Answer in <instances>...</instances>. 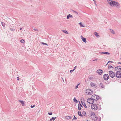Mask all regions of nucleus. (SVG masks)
<instances>
[{
	"label": "nucleus",
	"instance_id": "f257e3e1",
	"mask_svg": "<svg viewBox=\"0 0 121 121\" xmlns=\"http://www.w3.org/2000/svg\"><path fill=\"white\" fill-rule=\"evenodd\" d=\"M107 1L110 5L112 6H115L118 8H120V5L118 2L116 1L112 0H108Z\"/></svg>",
	"mask_w": 121,
	"mask_h": 121
},
{
	"label": "nucleus",
	"instance_id": "f03ea898",
	"mask_svg": "<svg viewBox=\"0 0 121 121\" xmlns=\"http://www.w3.org/2000/svg\"><path fill=\"white\" fill-rule=\"evenodd\" d=\"M99 97L96 95H93L91 97V98H90L89 99H91V100H93L92 103H94V101H97L99 99Z\"/></svg>",
	"mask_w": 121,
	"mask_h": 121
},
{
	"label": "nucleus",
	"instance_id": "7ed1b4c3",
	"mask_svg": "<svg viewBox=\"0 0 121 121\" xmlns=\"http://www.w3.org/2000/svg\"><path fill=\"white\" fill-rule=\"evenodd\" d=\"M91 107L92 109H94L95 110H96L98 109L97 106V105L95 104H92Z\"/></svg>",
	"mask_w": 121,
	"mask_h": 121
},
{
	"label": "nucleus",
	"instance_id": "20e7f679",
	"mask_svg": "<svg viewBox=\"0 0 121 121\" xmlns=\"http://www.w3.org/2000/svg\"><path fill=\"white\" fill-rule=\"evenodd\" d=\"M109 74L110 76L112 78H113L115 77V73L112 71H110L109 72Z\"/></svg>",
	"mask_w": 121,
	"mask_h": 121
},
{
	"label": "nucleus",
	"instance_id": "39448f33",
	"mask_svg": "<svg viewBox=\"0 0 121 121\" xmlns=\"http://www.w3.org/2000/svg\"><path fill=\"white\" fill-rule=\"evenodd\" d=\"M93 93V91L92 90L90 89H87L86 91V93L88 95H91Z\"/></svg>",
	"mask_w": 121,
	"mask_h": 121
},
{
	"label": "nucleus",
	"instance_id": "423d86ee",
	"mask_svg": "<svg viewBox=\"0 0 121 121\" xmlns=\"http://www.w3.org/2000/svg\"><path fill=\"white\" fill-rule=\"evenodd\" d=\"M109 76L107 74H104L103 76V78L104 80H108L109 78Z\"/></svg>",
	"mask_w": 121,
	"mask_h": 121
},
{
	"label": "nucleus",
	"instance_id": "0eeeda50",
	"mask_svg": "<svg viewBox=\"0 0 121 121\" xmlns=\"http://www.w3.org/2000/svg\"><path fill=\"white\" fill-rule=\"evenodd\" d=\"M116 76L118 78H120L121 77V73L119 71H117L116 72Z\"/></svg>",
	"mask_w": 121,
	"mask_h": 121
},
{
	"label": "nucleus",
	"instance_id": "6e6552de",
	"mask_svg": "<svg viewBox=\"0 0 121 121\" xmlns=\"http://www.w3.org/2000/svg\"><path fill=\"white\" fill-rule=\"evenodd\" d=\"M91 117L92 119L93 120H97L98 117L97 115H94V116L92 115V116H91Z\"/></svg>",
	"mask_w": 121,
	"mask_h": 121
},
{
	"label": "nucleus",
	"instance_id": "1a4fd4ad",
	"mask_svg": "<svg viewBox=\"0 0 121 121\" xmlns=\"http://www.w3.org/2000/svg\"><path fill=\"white\" fill-rule=\"evenodd\" d=\"M96 72L97 73H98L99 75H100L102 74L103 71L101 69H99Z\"/></svg>",
	"mask_w": 121,
	"mask_h": 121
},
{
	"label": "nucleus",
	"instance_id": "9d476101",
	"mask_svg": "<svg viewBox=\"0 0 121 121\" xmlns=\"http://www.w3.org/2000/svg\"><path fill=\"white\" fill-rule=\"evenodd\" d=\"M99 86L100 87H101V88H103L104 89L105 88V86L104 85L103 83L101 82L100 83Z\"/></svg>",
	"mask_w": 121,
	"mask_h": 121
},
{
	"label": "nucleus",
	"instance_id": "9b49d317",
	"mask_svg": "<svg viewBox=\"0 0 121 121\" xmlns=\"http://www.w3.org/2000/svg\"><path fill=\"white\" fill-rule=\"evenodd\" d=\"M90 98H88L87 100V102L91 104H92L94 103H92L93 100H91V99H89Z\"/></svg>",
	"mask_w": 121,
	"mask_h": 121
},
{
	"label": "nucleus",
	"instance_id": "f8f14e48",
	"mask_svg": "<svg viewBox=\"0 0 121 121\" xmlns=\"http://www.w3.org/2000/svg\"><path fill=\"white\" fill-rule=\"evenodd\" d=\"M81 37L83 41L85 43H86V42L87 41L86 40V38L84 37L83 36H81Z\"/></svg>",
	"mask_w": 121,
	"mask_h": 121
},
{
	"label": "nucleus",
	"instance_id": "ddd939ff",
	"mask_svg": "<svg viewBox=\"0 0 121 121\" xmlns=\"http://www.w3.org/2000/svg\"><path fill=\"white\" fill-rule=\"evenodd\" d=\"M116 70H121V66H117L115 68Z\"/></svg>",
	"mask_w": 121,
	"mask_h": 121
},
{
	"label": "nucleus",
	"instance_id": "4468645a",
	"mask_svg": "<svg viewBox=\"0 0 121 121\" xmlns=\"http://www.w3.org/2000/svg\"><path fill=\"white\" fill-rule=\"evenodd\" d=\"M65 117L67 119H69L72 118V117L69 116H65Z\"/></svg>",
	"mask_w": 121,
	"mask_h": 121
},
{
	"label": "nucleus",
	"instance_id": "2eb2a0df",
	"mask_svg": "<svg viewBox=\"0 0 121 121\" xmlns=\"http://www.w3.org/2000/svg\"><path fill=\"white\" fill-rule=\"evenodd\" d=\"M69 18H73V16L70 14H68L67 16V19H69Z\"/></svg>",
	"mask_w": 121,
	"mask_h": 121
},
{
	"label": "nucleus",
	"instance_id": "dca6fc26",
	"mask_svg": "<svg viewBox=\"0 0 121 121\" xmlns=\"http://www.w3.org/2000/svg\"><path fill=\"white\" fill-rule=\"evenodd\" d=\"M90 84L91 85V86L92 87H94H94L95 88H96L97 87L96 86H95V84L94 83H93L92 82H91L90 83Z\"/></svg>",
	"mask_w": 121,
	"mask_h": 121
},
{
	"label": "nucleus",
	"instance_id": "f3484780",
	"mask_svg": "<svg viewBox=\"0 0 121 121\" xmlns=\"http://www.w3.org/2000/svg\"><path fill=\"white\" fill-rule=\"evenodd\" d=\"M19 102L21 103V104H22V105L23 106H25L24 102V101L19 100Z\"/></svg>",
	"mask_w": 121,
	"mask_h": 121
},
{
	"label": "nucleus",
	"instance_id": "a211bd4d",
	"mask_svg": "<svg viewBox=\"0 0 121 121\" xmlns=\"http://www.w3.org/2000/svg\"><path fill=\"white\" fill-rule=\"evenodd\" d=\"M81 102L82 105L85 107V108H87V107L86 106V105L85 103L83 102H82V101H81Z\"/></svg>",
	"mask_w": 121,
	"mask_h": 121
},
{
	"label": "nucleus",
	"instance_id": "6ab92c4d",
	"mask_svg": "<svg viewBox=\"0 0 121 121\" xmlns=\"http://www.w3.org/2000/svg\"><path fill=\"white\" fill-rule=\"evenodd\" d=\"M101 54H110V53L107 52H102L100 53Z\"/></svg>",
	"mask_w": 121,
	"mask_h": 121
},
{
	"label": "nucleus",
	"instance_id": "aec40b11",
	"mask_svg": "<svg viewBox=\"0 0 121 121\" xmlns=\"http://www.w3.org/2000/svg\"><path fill=\"white\" fill-rule=\"evenodd\" d=\"M78 115H79V116H80L81 117H83V115H82L81 114V112L80 111H78Z\"/></svg>",
	"mask_w": 121,
	"mask_h": 121
},
{
	"label": "nucleus",
	"instance_id": "412c9836",
	"mask_svg": "<svg viewBox=\"0 0 121 121\" xmlns=\"http://www.w3.org/2000/svg\"><path fill=\"white\" fill-rule=\"evenodd\" d=\"M110 30L111 33L113 34H115V33L114 31L113 30H112L111 29H110Z\"/></svg>",
	"mask_w": 121,
	"mask_h": 121
},
{
	"label": "nucleus",
	"instance_id": "4be33fe9",
	"mask_svg": "<svg viewBox=\"0 0 121 121\" xmlns=\"http://www.w3.org/2000/svg\"><path fill=\"white\" fill-rule=\"evenodd\" d=\"M94 35L95 36H96L97 37H98V36H99V35L98 34V33L96 32H95L94 33Z\"/></svg>",
	"mask_w": 121,
	"mask_h": 121
},
{
	"label": "nucleus",
	"instance_id": "5701e85b",
	"mask_svg": "<svg viewBox=\"0 0 121 121\" xmlns=\"http://www.w3.org/2000/svg\"><path fill=\"white\" fill-rule=\"evenodd\" d=\"M72 11L74 13L76 14L77 15H78V13L76 11H74V10H72Z\"/></svg>",
	"mask_w": 121,
	"mask_h": 121
},
{
	"label": "nucleus",
	"instance_id": "b1692460",
	"mask_svg": "<svg viewBox=\"0 0 121 121\" xmlns=\"http://www.w3.org/2000/svg\"><path fill=\"white\" fill-rule=\"evenodd\" d=\"M2 25L3 26L4 28L5 26V23L4 22H1Z\"/></svg>",
	"mask_w": 121,
	"mask_h": 121
},
{
	"label": "nucleus",
	"instance_id": "393cba45",
	"mask_svg": "<svg viewBox=\"0 0 121 121\" xmlns=\"http://www.w3.org/2000/svg\"><path fill=\"white\" fill-rule=\"evenodd\" d=\"M78 109L79 110H81V106H80V105L79 104H78Z\"/></svg>",
	"mask_w": 121,
	"mask_h": 121
},
{
	"label": "nucleus",
	"instance_id": "a878e982",
	"mask_svg": "<svg viewBox=\"0 0 121 121\" xmlns=\"http://www.w3.org/2000/svg\"><path fill=\"white\" fill-rule=\"evenodd\" d=\"M73 101L74 102H75L76 103H77L78 102V101L77 100V99H76L75 98H74Z\"/></svg>",
	"mask_w": 121,
	"mask_h": 121
},
{
	"label": "nucleus",
	"instance_id": "bb28decb",
	"mask_svg": "<svg viewBox=\"0 0 121 121\" xmlns=\"http://www.w3.org/2000/svg\"><path fill=\"white\" fill-rule=\"evenodd\" d=\"M10 29L11 31H14L15 30V29H13L12 28H10Z\"/></svg>",
	"mask_w": 121,
	"mask_h": 121
},
{
	"label": "nucleus",
	"instance_id": "cd10ccee",
	"mask_svg": "<svg viewBox=\"0 0 121 121\" xmlns=\"http://www.w3.org/2000/svg\"><path fill=\"white\" fill-rule=\"evenodd\" d=\"M20 42L22 43H24L25 41L23 39H21L20 40Z\"/></svg>",
	"mask_w": 121,
	"mask_h": 121
},
{
	"label": "nucleus",
	"instance_id": "c85d7f7f",
	"mask_svg": "<svg viewBox=\"0 0 121 121\" xmlns=\"http://www.w3.org/2000/svg\"><path fill=\"white\" fill-rule=\"evenodd\" d=\"M82 114L84 115H86V113L85 111H83L82 112Z\"/></svg>",
	"mask_w": 121,
	"mask_h": 121
},
{
	"label": "nucleus",
	"instance_id": "c756f323",
	"mask_svg": "<svg viewBox=\"0 0 121 121\" xmlns=\"http://www.w3.org/2000/svg\"><path fill=\"white\" fill-rule=\"evenodd\" d=\"M79 24L80 25L81 27H84L83 25H82L81 22L79 23Z\"/></svg>",
	"mask_w": 121,
	"mask_h": 121
},
{
	"label": "nucleus",
	"instance_id": "7c9ffc66",
	"mask_svg": "<svg viewBox=\"0 0 121 121\" xmlns=\"http://www.w3.org/2000/svg\"><path fill=\"white\" fill-rule=\"evenodd\" d=\"M63 32L64 33H65L66 34H68V32L64 30L63 31Z\"/></svg>",
	"mask_w": 121,
	"mask_h": 121
},
{
	"label": "nucleus",
	"instance_id": "2f4dec72",
	"mask_svg": "<svg viewBox=\"0 0 121 121\" xmlns=\"http://www.w3.org/2000/svg\"><path fill=\"white\" fill-rule=\"evenodd\" d=\"M113 68V67L112 66H108V69L110 68Z\"/></svg>",
	"mask_w": 121,
	"mask_h": 121
},
{
	"label": "nucleus",
	"instance_id": "473e14b6",
	"mask_svg": "<svg viewBox=\"0 0 121 121\" xmlns=\"http://www.w3.org/2000/svg\"><path fill=\"white\" fill-rule=\"evenodd\" d=\"M56 117H52V120H53V121H54V120L56 119Z\"/></svg>",
	"mask_w": 121,
	"mask_h": 121
},
{
	"label": "nucleus",
	"instance_id": "72a5a7b5",
	"mask_svg": "<svg viewBox=\"0 0 121 121\" xmlns=\"http://www.w3.org/2000/svg\"><path fill=\"white\" fill-rule=\"evenodd\" d=\"M79 85V83L76 86H75V88L76 89H77V88H78V86Z\"/></svg>",
	"mask_w": 121,
	"mask_h": 121
},
{
	"label": "nucleus",
	"instance_id": "f704fd0d",
	"mask_svg": "<svg viewBox=\"0 0 121 121\" xmlns=\"http://www.w3.org/2000/svg\"><path fill=\"white\" fill-rule=\"evenodd\" d=\"M41 43L43 44V45H48L46 43H45L44 42H42Z\"/></svg>",
	"mask_w": 121,
	"mask_h": 121
},
{
	"label": "nucleus",
	"instance_id": "c9c22d12",
	"mask_svg": "<svg viewBox=\"0 0 121 121\" xmlns=\"http://www.w3.org/2000/svg\"><path fill=\"white\" fill-rule=\"evenodd\" d=\"M77 119V118L76 117L74 116V118H73L72 119L73 120L74 119Z\"/></svg>",
	"mask_w": 121,
	"mask_h": 121
},
{
	"label": "nucleus",
	"instance_id": "e433bc0d",
	"mask_svg": "<svg viewBox=\"0 0 121 121\" xmlns=\"http://www.w3.org/2000/svg\"><path fill=\"white\" fill-rule=\"evenodd\" d=\"M33 30L35 31H38V29H35V28H34L33 29Z\"/></svg>",
	"mask_w": 121,
	"mask_h": 121
},
{
	"label": "nucleus",
	"instance_id": "4c0bfd02",
	"mask_svg": "<svg viewBox=\"0 0 121 121\" xmlns=\"http://www.w3.org/2000/svg\"><path fill=\"white\" fill-rule=\"evenodd\" d=\"M94 115L95 114L94 113H92L91 114V116H92V115L94 116Z\"/></svg>",
	"mask_w": 121,
	"mask_h": 121
},
{
	"label": "nucleus",
	"instance_id": "58836bf2",
	"mask_svg": "<svg viewBox=\"0 0 121 121\" xmlns=\"http://www.w3.org/2000/svg\"><path fill=\"white\" fill-rule=\"evenodd\" d=\"M48 114L49 115H51L52 114V112H49L48 113Z\"/></svg>",
	"mask_w": 121,
	"mask_h": 121
},
{
	"label": "nucleus",
	"instance_id": "ea45409f",
	"mask_svg": "<svg viewBox=\"0 0 121 121\" xmlns=\"http://www.w3.org/2000/svg\"><path fill=\"white\" fill-rule=\"evenodd\" d=\"M35 105H31V107L32 108H33V107H34L35 106Z\"/></svg>",
	"mask_w": 121,
	"mask_h": 121
},
{
	"label": "nucleus",
	"instance_id": "a19ab883",
	"mask_svg": "<svg viewBox=\"0 0 121 121\" xmlns=\"http://www.w3.org/2000/svg\"><path fill=\"white\" fill-rule=\"evenodd\" d=\"M94 3L96 5H97V4H96V2L95 1H94Z\"/></svg>",
	"mask_w": 121,
	"mask_h": 121
},
{
	"label": "nucleus",
	"instance_id": "79ce46f5",
	"mask_svg": "<svg viewBox=\"0 0 121 121\" xmlns=\"http://www.w3.org/2000/svg\"><path fill=\"white\" fill-rule=\"evenodd\" d=\"M79 103H80V106H81V107H83L82 106V105H81V104H80V102H79Z\"/></svg>",
	"mask_w": 121,
	"mask_h": 121
},
{
	"label": "nucleus",
	"instance_id": "37998d69",
	"mask_svg": "<svg viewBox=\"0 0 121 121\" xmlns=\"http://www.w3.org/2000/svg\"><path fill=\"white\" fill-rule=\"evenodd\" d=\"M19 78L18 77H17V80H19Z\"/></svg>",
	"mask_w": 121,
	"mask_h": 121
},
{
	"label": "nucleus",
	"instance_id": "c03bdc74",
	"mask_svg": "<svg viewBox=\"0 0 121 121\" xmlns=\"http://www.w3.org/2000/svg\"><path fill=\"white\" fill-rule=\"evenodd\" d=\"M107 82L108 83V84H109L110 83V81H109L108 82V81H107Z\"/></svg>",
	"mask_w": 121,
	"mask_h": 121
},
{
	"label": "nucleus",
	"instance_id": "a18cd8bd",
	"mask_svg": "<svg viewBox=\"0 0 121 121\" xmlns=\"http://www.w3.org/2000/svg\"><path fill=\"white\" fill-rule=\"evenodd\" d=\"M109 62H111V63H112L113 62L112 61H108V63Z\"/></svg>",
	"mask_w": 121,
	"mask_h": 121
},
{
	"label": "nucleus",
	"instance_id": "49530a36",
	"mask_svg": "<svg viewBox=\"0 0 121 121\" xmlns=\"http://www.w3.org/2000/svg\"><path fill=\"white\" fill-rule=\"evenodd\" d=\"M92 77H90L89 78V79H92Z\"/></svg>",
	"mask_w": 121,
	"mask_h": 121
},
{
	"label": "nucleus",
	"instance_id": "de8ad7c7",
	"mask_svg": "<svg viewBox=\"0 0 121 121\" xmlns=\"http://www.w3.org/2000/svg\"><path fill=\"white\" fill-rule=\"evenodd\" d=\"M73 71L72 70H70V72H71V73L72 72H73Z\"/></svg>",
	"mask_w": 121,
	"mask_h": 121
},
{
	"label": "nucleus",
	"instance_id": "09e8293b",
	"mask_svg": "<svg viewBox=\"0 0 121 121\" xmlns=\"http://www.w3.org/2000/svg\"><path fill=\"white\" fill-rule=\"evenodd\" d=\"M76 67H77V66H75V67L74 68V69H75L76 68Z\"/></svg>",
	"mask_w": 121,
	"mask_h": 121
},
{
	"label": "nucleus",
	"instance_id": "8fccbe9b",
	"mask_svg": "<svg viewBox=\"0 0 121 121\" xmlns=\"http://www.w3.org/2000/svg\"><path fill=\"white\" fill-rule=\"evenodd\" d=\"M95 60H97V59H95V60H93L92 61H95Z\"/></svg>",
	"mask_w": 121,
	"mask_h": 121
},
{
	"label": "nucleus",
	"instance_id": "3c124183",
	"mask_svg": "<svg viewBox=\"0 0 121 121\" xmlns=\"http://www.w3.org/2000/svg\"><path fill=\"white\" fill-rule=\"evenodd\" d=\"M101 120V118H100L98 120V121H100Z\"/></svg>",
	"mask_w": 121,
	"mask_h": 121
},
{
	"label": "nucleus",
	"instance_id": "603ef678",
	"mask_svg": "<svg viewBox=\"0 0 121 121\" xmlns=\"http://www.w3.org/2000/svg\"><path fill=\"white\" fill-rule=\"evenodd\" d=\"M22 28H21L20 29V30H22Z\"/></svg>",
	"mask_w": 121,
	"mask_h": 121
},
{
	"label": "nucleus",
	"instance_id": "864d4df0",
	"mask_svg": "<svg viewBox=\"0 0 121 121\" xmlns=\"http://www.w3.org/2000/svg\"><path fill=\"white\" fill-rule=\"evenodd\" d=\"M118 63V64H121V62H119Z\"/></svg>",
	"mask_w": 121,
	"mask_h": 121
},
{
	"label": "nucleus",
	"instance_id": "5fc2aeb1",
	"mask_svg": "<svg viewBox=\"0 0 121 121\" xmlns=\"http://www.w3.org/2000/svg\"><path fill=\"white\" fill-rule=\"evenodd\" d=\"M52 120V118L50 119V121H51Z\"/></svg>",
	"mask_w": 121,
	"mask_h": 121
},
{
	"label": "nucleus",
	"instance_id": "6e6d98bb",
	"mask_svg": "<svg viewBox=\"0 0 121 121\" xmlns=\"http://www.w3.org/2000/svg\"><path fill=\"white\" fill-rule=\"evenodd\" d=\"M75 70V69H73L72 70H73V71Z\"/></svg>",
	"mask_w": 121,
	"mask_h": 121
},
{
	"label": "nucleus",
	"instance_id": "4d7b16f0",
	"mask_svg": "<svg viewBox=\"0 0 121 121\" xmlns=\"http://www.w3.org/2000/svg\"><path fill=\"white\" fill-rule=\"evenodd\" d=\"M75 70V69H73L72 70H73V71Z\"/></svg>",
	"mask_w": 121,
	"mask_h": 121
},
{
	"label": "nucleus",
	"instance_id": "13d9d810",
	"mask_svg": "<svg viewBox=\"0 0 121 121\" xmlns=\"http://www.w3.org/2000/svg\"><path fill=\"white\" fill-rule=\"evenodd\" d=\"M62 79L63 81V82H64V81L63 78H62Z\"/></svg>",
	"mask_w": 121,
	"mask_h": 121
},
{
	"label": "nucleus",
	"instance_id": "bf43d9fd",
	"mask_svg": "<svg viewBox=\"0 0 121 121\" xmlns=\"http://www.w3.org/2000/svg\"><path fill=\"white\" fill-rule=\"evenodd\" d=\"M108 64V62L106 64V65Z\"/></svg>",
	"mask_w": 121,
	"mask_h": 121
},
{
	"label": "nucleus",
	"instance_id": "052dcab7",
	"mask_svg": "<svg viewBox=\"0 0 121 121\" xmlns=\"http://www.w3.org/2000/svg\"><path fill=\"white\" fill-rule=\"evenodd\" d=\"M72 121H74L72 119Z\"/></svg>",
	"mask_w": 121,
	"mask_h": 121
},
{
	"label": "nucleus",
	"instance_id": "680f3d73",
	"mask_svg": "<svg viewBox=\"0 0 121 121\" xmlns=\"http://www.w3.org/2000/svg\"><path fill=\"white\" fill-rule=\"evenodd\" d=\"M94 2V1H95V0H93Z\"/></svg>",
	"mask_w": 121,
	"mask_h": 121
},
{
	"label": "nucleus",
	"instance_id": "e2e57ef3",
	"mask_svg": "<svg viewBox=\"0 0 121 121\" xmlns=\"http://www.w3.org/2000/svg\"><path fill=\"white\" fill-rule=\"evenodd\" d=\"M88 121V120H87V121Z\"/></svg>",
	"mask_w": 121,
	"mask_h": 121
},
{
	"label": "nucleus",
	"instance_id": "0e129e2a",
	"mask_svg": "<svg viewBox=\"0 0 121 121\" xmlns=\"http://www.w3.org/2000/svg\"><path fill=\"white\" fill-rule=\"evenodd\" d=\"M120 59H121V58H120Z\"/></svg>",
	"mask_w": 121,
	"mask_h": 121
}]
</instances>
